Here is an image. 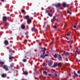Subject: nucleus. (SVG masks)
Masks as SVG:
<instances>
[{
	"instance_id": "9b49d317",
	"label": "nucleus",
	"mask_w": 80,
	"mask_h": 80,
	"mask_svg": "<svg viewBox=\"0 0 80 80\" xmlns=\"http://www.w3.org/2000/svg\"><path fill=\"white\" fill-rule=\"evenodd\" d=\"M25 18L26 20H28V19H30V17L28 15H27L25 17Z\"/></svg>"
},
{
	"instance_id": "a878e982",
	"label": "nucleus",
	"mask_w": 80,
	"mask_h": 80,
	"mask_svg": "<svg viewBox=\"0 0 80 80\" xmlns=\"http://www.w3.org/2000/svg\"><path fill=\"white\" fill-rule=\"evenodd\" d=\"M10 67H13V64L12 63L10 65Z\"/></svg>"
},
{
	"instance_id": "a211bd4d",
	"label": "nucleus",
	"mask_w": 80,
	"mask_h": 80,
	"mask_svg": "<svg viewBox=\"0 0 80 80\" xmlns=\"http://www.w3.org/2000/svg\"><path fill=\"white\" fill-rule=\"evenodd\" d=\"M32 32H33L34 31V32L36 31V28H32Z\"/></svg>"
},
{
	"instance_id": "aec40b11",
	"label": "nucleus",
	"mask_w": 80,
	"mask_h": 80,
	"mask_svg": "<svg viewBox=\"0 0 80 80\" xmlns=\"http://www.w3.org/2000/svg\"><path fill=\"white\" fill-rule=\"evenodd\" d=\"M1 77L2 78H5L4 73H3L1 75Z\"/></svg>"
},
{
	"instance_id": "c85d7f7f",
	"label": "nucleus",
	"mask_w": 80,
	"mask_h": 80,
	"mask_svg": "<svg viewBox=\"0 0 80 80\" xmlns=\"http://www.w3.org/2000/svg\"><path fill=\"white\" fill-rule=\"evenodd\" d=\"M46 13H48V14L49 13V11L48 10H46Z\"/></svg>"
},
{
	"instance_id": "49530a36",
	"label": "nucleus",
	"mask_w": 80,
	"mask_h": 80,
	"mask_svg": "<svg viewBox=\"0 0 80 80\" xmlns=\"http://www.w3.org/2000/svg\"><path fill=\"white\" fill-rule=\"evenodd\" d=\"M2 2H4V1H5V0H1Z\"/></svg>"
},
{
	"instance_id": "cd10ccee",
	"label": "nucleus",
	"mask_w": 80,
	"mask_h": 80,
	"mask_svg": "<svg viewBox=\"0 0 80 80\" xmlns=\"http://www.w3.org/2000/svg\"><path fill=\"white\" fill-rule=\"evenodd\" d=\"M9 52L10 53L11 52H12V49H9Z\"/></svg>"
},
{
	"instance_id": "f3484780",
	"label": "nucleus",
	"mask_w": 80,
	"mask_h": 80,
	"mask_svg": "<svg viewBox=\"0 0 80 80\" xmlns=\"http://www.w3.org/2000/svg\"><path fill=\"white\" fill-rule=\"evenodd\" d=\"M28 56V55H27V53H26L24 55V58H27V57Z\"/></svg>"
},
{
	"instance_id": "13d9d810",
	"label": "nucleus",
	"mask_w": 80,
	"mask_h": 80,
	"mask_svg": "<svg viewBox=\"0 0 80 80\" xmlns=\"http://www.w3.org/2000/svg\"><path fill=\"white\" fill-rule=\"evenodd\" d=\"M57 11H59V10L58 9V10H57Z\"/></svg>"
},
{
	"instance_id": "bf43d9fd",
	"label": "nucleus",
	"mask_w": 80,
	"mask_h": 80,
	"mask_svg": "<svg viewBox=\"0 0 80 80\" xmlns=\"http://www.w3.org/2000/svg\"><path fill=\"white\" fill-rule=\"evenodd\" d=\"M46 19H47L46 18L44 19V20H46Z\"/></svg>"
},
{
	"instance_id": "a18cd8bd",
	"label": "nucleus",
	"mask_w": 80,
	"mask_h": 80,
	"mask_svg": "<svg viewBox=\"0 0 80 80\" xmlns=\"http://www.w3.org/2000/svg\"><path fill=\"white\" fill-rule=\"evenodd\" d=\"M70 12H69V11H68L67 12L68 13H69Z\"/></svg>"
},
{
	"instance_id": "4be33fe9",
	"label": "nucleus",
	"mask_w": 80,
	"mask_h": 80,
	"mask_svg": "<svg viewBox=\"0 0 80 80\" xmlns=\"http://www.w3.org/2000/svg\"><path fill=\"white\" fill-rule=\"evenodd\" d=\"M22 61L23 62H27V59H24L22 60Z\"/></svg>"
},
{
	"instance_id": "20e7f679",
	"label": "nucleus",
	"mask_w": 80,
	"mask_h": 80,
	"mask_svg": "<svg viewBox=\"0 0 80 80\" xmlns=\"http://www.w3.org/2000/svg\"><path fill=\"white\" fill-rule=\"evenodd\" d=\"M3 68L4 69H5L6 71H8V66L7 65H4L3 66Z\"/></svg>"
},
{
	"instance_id": "2eb2a0df",
	"label": "nucleus",
	"mask_w": 80,
	"mask_h": 80,
	"mask_svg": "<svg viewBox=\"0 0 80 80\" xmlns=\"http://www.w3.org/2000/svg\"><path fill=\"white\" fill-rule=\"evenodd\" d=\"M74 76H75V77H78V75L77 74L75 73V71H74Z\"/></svg>"
},
{
	"instance_id": "4d7b16f0",
	"label": "nucleus",
	"mask_w": 80,
	"mask_h": 80,
	"mask_svg": "<svg viewBox=\"0 0 80 80\" xmlns=\"http://www.w3.org/2000/svg\"><path fill=\"white\" fill-rule=\"evenodd\" d=\"M71 5H73V3H72Z\"/></svg>"
},
{
	"instance_id": "f704fd0d",
	"label": "nucleus",
	"mask_w": 80,
	"mask_h": 80,
	"mask_svg": "<svg viewBox=\"0 0 80 80\" xmlns=\"http://www.w3.org/2000/svg\"><path fill=\"white\" fill-rule=\"evenodd\" d=\"M48 76H49V77H52V74H48Z\"/></svg>"
},
{
	"instance_id": "79ce46f5",
	"label": "nucleus",
	"mask_w": 80,
	"mask_h": 80,
	"mask_svg": "<svg viewBox=\"0 0 80 80\" xmlns=\"http://www.w3.org/2000/svg\"><path fill=\"white\" fill-rule=\"evenodd\" d=\"M7 79H9V78H10V77H7Z\"/></svg>"
},
{
	"instance_id": "6e6d98bb",
	"label": "nucleus",
	"mask_w": 80,
	"mask_h": 80,
	"mask_svg": "<svg viewBox=\"0 0 80 80\" xmlns=\"http://www.w3.org/2000/svg\"><path fill=\"white\" fill-rule=\"evenodd\" d=\"M18 75V74H16V76H17Z\"/></svg>"
},
{
	"instance_id": "052dcab7",
	"label": "nucleus",
	"mask_w": 80,
	"mask_h": 80,
	"mask_svg": "<svg viewBox=\"0 0 80 80\" xmlns=\"http://www.w3.org/2000/svg\"><path fill=\"white\" fill-rule=\"evenodd\" d=\"M72 43H71L70 44L71 45V44H72Z\"/></svg>"
},
{
	"instance_id": "1a4fd4ad",
	"label": "nucleus",
	"mask_w": 80,
	"mask_h": 80,
	"mask_svg": "<svg viewBox=\"0 0 80 80\" xmlns=\"http://www.w3.org/2000/svg\"><path fill=\"white\" fill-rule=\"evenodd\" d=\"M4 44L5 45H8V42L7 40H5L4 42Z\"/></svg>"
},
{
	"instance_id": "e433bc0d",
	"label": "nucleus",
	"mask_w": 80,
	"mask_h": 80,
	"mask_svg": "<svg viewBox=\"0 0 80 80\" xmlns=\"http://www.w3.org/2000/svg\"><path fill=\"white\" fill-rule=\"evenodd\" d=\"M55 77H57V73H55Z\"/></svg>"
},
{
	"instance_id": "58836bf2",
	"label": "nucleus",
	"mask_w": 80,
	"mask_h": 80,
	"mask_svg": "<svg viewBox=\"0 0 80 80\" xmlns=\"http://www.w3.org/2000/svg\"><path fill=\"white\" fill-rule=\"evenodd\" d=\"M77 61H78V62H80V60H78V59H77Z\"/></svg>"
},
{
	"instance_id": "412c9836",
	"label": "nucleus",
	"mask_w": 80,
	"mask_h": 80,
	"mask_svg": "<svg viewBox=\"0 0 80 80\" xmlns=\"http://www.w3.org/2000/svg\"><path fill=\"white\" fill-rule=\"evenodd\" d=\"M28 41L27 40H24V44H26L27 43V42Z\"/></svg>"
},
{
	"instance_id": "7ed1b4c3",
	"label": "nucleus",
	"mask_w": 80,
	"mask_h": 80,
	"mask_svg": "<svg viewBox=\"0 0 80 80\" xmlns=\"http://www.w3.org/2000/svg\"><path fill=\"white\" fill-rule=\"evenodd\" d=\"M70 5L69 4H67L66 3L63 2L62 4V6L63 7L65 8L66 7H69Z\"/></svg>"
},
{
	"instance_id": "603ef678",
	"label": "nucleus",
	"mask_w": 80,
	"mask_h": 80,
	"mask_svg": "<svg viewBox=\"0 0 80 80\" xmlns=\"http://www.w3.org/2000/svg\"><path fill=\"white\" fill-rule=\"evenodd\" d=\"M36 14V12H34L33 14Z\"/></svg>"
},
{
	"instance_id": "72a5a7b5",
	"label": "nucleus",
	"mask_w": 80,
	"mask_h": 80,
	"mask_svg": "<svg viewBox=\"0 0 80 80\" xmlns=\"http://www.w3.org/2000/svg\"><path fill=\"white\" fill-rule=\"evenodd\" d=\"M58 67H60V66H61V63H59L58 64Z\"/></svg>"
},
{
	"instance_id": "864d4df0",
	"label": "nucleus",
	"mask_w": 80,
	"mask_h": 80,
	"mask_svg": "<svg viewBox=\"0 0 80 80\" xmlns=\"http://www.w3.org/2000/svg\"><path fill=\"white\" fill-rule=\"evenodd\" d=\"M7 48L8 49V48H9L7 47Z\"/></svg>"
},
{
	"instance_id": "0eeeda50",
	"label": "nucleus",
	"mask_w": 80,
	"mask_h": 80,
	"mask_svg": "<svg viewBox=\"0 0 80 80\" xmlns=\"http://www.w3.org/2000/svg\"><path fill=\"white\" fill-rule=\"evenodd\" d=\"M56 18V16H55L53 17V19H52L51 20L52 22H55V20H56L57 19L55 18Z\"/></svg>"
},
{
	"instance_id": "c03bdc74",
	"label": "nucleus",
	"mask_w": 80,
	"mask_h": 80,
	"mask_svg": "<svg viewBox=\"0 0 80 80\" xmlns=\"http://www.w3.org/2000/svg\"><path fill=\"white\" fill-rule=\"evenodd\" d=\"M68 78H69V76H67V79H68Z\"/></svg>"
},
{
	"instance_id": "ddd939ff",
	"label": "nucleus",
	"mask_w": 80,
	"mask_h": 80,
	"mask_svg": "<svg viewBox=\"0 0 80 80\" xmlns=\"http://www.w3.org/2000/svg\"><path fill=\"white\" fill-rule=\"evenodd\" d=\"M56 7H61V4L60 3H58L56 5Z\"/></svg>"
},
{
	"instance_id": "5701e85b",
	"label": "nucleus",
	"mask_w": 80,
	"mask_h": 80,
	"mask_svg": "<svg viewBox=\"0 0 80 80\" xmlns=\"http://www.w3.org/2000/svg\"><path fill=\"white\" fill-rule=\"evenodd\" d=\"M56 67H57V65L56 64H54L53 65V67H54V68H55Z\"/></svg>"
},
{
	"instance_id": "8fccbe9b",
	"label": "nucleus",
	"mask_w": 80,
	"mask_h": 80,
	"mask_svg": "<svg viewBox=\"0 0 80 80\" xmlns=\"http://www.w3.org/2000/svg\"><path fill=\"white\" fill-rule=\"evenodd\" d=\"M64 28H66L65 26H64Z\"/></svg>"
},
{
	"instance_id": "774afa93",
	"label": "nucleus",
	"mask_w": 80,
	"mask_h": 80,
	"mask_svg": "<svg viewBox=\"0 0 80 80\" xmlns=\"http://www.w3.org/2000/svg\"><path fill=\"white\" fill-rule=\"evenodd\" d=\"M76 12H77V10H76Z\"/></svg>"
},
{
	"instance_id": "39448f33",
	"label": "nucleus",
	"mask_w": 80,
	"mask_h": 80,
	"mask_svg": "<svg viewBox=\"0 0 80 80\" xmlns=\"http://www.w3.org/2000/svg\"><path fill=\"white\" fill-rule=\"evenodd\" d=\"M58 58L59 61H62V57L61 55L60 54L58 55Z\"/></svg>"
},
{
	"instance_id": "b1692460",
	"label": "nucleus",
	"mask_w": 80,
	"mask_h": 80,
	"mask_svg": "<svg viewBox=\"0 0 80 80\" xmlns=\"http://www.w3.org/2000/svg\"><path fill=\"white\" fill-rule=\"evenodd\" d=\"M53 57L54 58H56L57 57V55L56 54H55L53 55Z\"/></svg>"
},
{
	"instance_id": "a19ab883",
	"label": "nucleus",
	"mask_w": 80,
	"mask_h": 80,
	"mask_svg": "<svg viewBox=\"0 0 80 80\" xmlns=\"http://www.w3.org/2000/svg\"><path fill=\"white\" fill-rule=\"evenodd\" d=\"M70 35V34L69 33H68L67 34V36H69V35Z\"/></svg>"
},
{
	"instance_id": "423d86ee",
	"label": "nucleus",
	"mask_w": 80,
	"mask_h": 80,
	"mask_svg": "<svg viewBox=\"0 0 80 80\" xmlns=\"http://www.w3.org/2000/svg\"><path fill=\"white\" fill-rule=\"evenodd\" d=\"M21 27L22 29H24L25 28V26L24 24H22L21 25Z\"/></svg>"
},
{
	"instance_id": "69168bd1",
	"label": "nucleus",
	"mask_w": 80,
	"mask_h": 80,
	"mask_svg": "<svg viewBox=\"0 0 80 80\" xmlns=\"http://www.w3.org/2000/svg\"><path fill=\"white\" fill-rule=\"evenodd\" d=\"M5 29H7V28H5Z\"/></svg>"
},
{
	"instance_id": "3c124183",
	"label": "nucleus",
	"mask_w": 80,
	"mask_h": 80,
	"mask_svg": "<svg viewBox=\"0 0 80 80\" xmlns=\"http://www.w3.org/2000/svg\"><path fill=\"white\" fill-rule=\"evenodd\" d=\"M22 21H23V19H22V20L21 21V22H22Z\"/></svg>"
},
{
	"instance_id": "5fc2aeb1",
	"label": "nucleus",
	"mask_w": 80,
	"mask_h": 80,
	"mask_svg": "<svg viewBox=\"0 0 80 80\" xmlns=\"http://www.w3.org/2000/svg\"><path fill=\"white\" fill-rule=\"evenodd\" d=\"M35 38H37L36 37H35Z\"/></svg>"
},
{
	"instance_id": "bb28decb",
	"label": "nucleus",
	"mask_w": 80,
	"mask_h": 80,
	"mask_svg": "<svg viewBox=\"0 0 80 80\" xmlns=\"http://www.w3.org/2000/svg\"><path fill=\"white\" fill-rule=\"evenodd\" d=\"M6 25L7 26H8L9 25V23L8 22H6Z\"/></svg>"
},
{
	"instance_id": "f257e3e1",
	"label": "nucleus",
	"mask_w": 80,
	"mask_h": 80,
	"mask_svg": "<svg viewBox=\"0 0 80 80\" xmlns=\"http://www.w3.org/2000/svg\"><path fill=\"white\" fill-rule=\"evenodd\" d=\"M45 51H46V48H44L43 50L42 51L43 52L42 55H41V58H45V57H47L48 56V54H45Z\"/></svg>"
},
{
	"instance_id": "338daca9",
	"label": "nucleus",
	"mask_w": 80,
	"mask_h": 80,
	"mask_svg": "<svg viewBox=\"0 0 80 80\" xmlns=\"http://www.w3.org/2000/svg\"><path fill=\"white\" fill-rule=\"evenodd\" d=\"M69 80H72V79H70Z\"/></svg>"
},
{
	"instance_id": "09e8293b",
	"label": "nucleus",
	"mask_w": 80,
	"mask_h": 80,
	"mask_svg": "<svg viewBox=\"0 0 80 80\" xmlns=\"http://www.w3.org/2000/svg\"><path fill=\"white\" fill-rule=\"evenodd\" d=\"M70 48H72V46H70Z\"/></svg>"
},
{
	"instance_id": "680f3d73",
	"label": "nucleus",
	"mask_w": 80,
	"mask_h": 80,
	"mask_svg": "<svg viewBox=\"0 0 80 80\" xmlns=\"http://www.w3.org/2000/svg\"><path fill=\"white\" fill-rule=\"evenodd\" d=\"M11 55H13V54H12Z\"/></svg>"
},
{
	"instance_id": "e2e57ef3",
	"label": "nucleus",
	"mask_w": 80,
	"mask_h": 80,
	"mask_svg": "<svg viewBox=\"0 0 80 80\" xmlns=\"http://www.w3.org/2000/svg\"><path fill=\"white\" fill-rule=\"evenodd\" d=\"M1 64V62H0V64Z\"/></svg>"
},
{
	"instance_id": "c9c22d12",
	"label": "nucleus",
	"mask_w": 80,
	"mask_h": 80,
	"mask_svg": "<svg viewBox=\"0 0 80 80\" xmlns=\"http://www.w3.org/2000/svg\"><path fill=\"white\" fill-rule=\"evenodd\" d=\"M43 73L44 74H47V72H46V71H43Z\"/></svg>"
},
{
	"instance_id": "2f4dec72",
	"label": "nucleus",
	"mask_w": 80,
	"mask_h": 80,
	"mask_svg": "<svg viewBox=\"0 0 80 80\" xmlns=\"http://www.w3.org/2000/svg\"><path fill=\"white\" fill-rule=\"evenodd\" d=\"M73 28H77V25H74L73 26Z\"/></svg>"
},
{
	"instance_id": "4c0bfd02",
	"label": "nucleus",
	"mask_w": 80,
	"mask_h": 80,
	"mask_svg": "<svg viewBox=\"0 0 80 80\" xmlns=\"http://www.w3.org/2000/svg\"><path fill=\"white\" fill-rule=\"evenodd\" d=\"M1 64H2V65H3V64H4V62H1Z\"/></svg>"
},
{
	"instance_id": "f03ea898",
	"label": "nucleus",
	"mask_w": 80,
	"mask_h": 80,
	"mask_svg": "<svg viewBox=\"0 0 80 80\" xmlns=\"http://www.w3.org/2000/svg\"><path fill=\"white\" fill-rule=\"evenodd\" d=\"M53 64V61L50 60L48 62V65L49 66H52Z\"/></svg>"
},
{
	"instance_id": "6e6552de",
	"label": "nucleus",
	"mask_w": 80,
	"mask_h": 80,
	"mask_svg": "<svg viewBox=\"0 0 80 80\" xmlns=\"http://www.w3.org/2000/svg\"><path fill=\"white\" fill-rule=\"evenodd\" d=\"M31 22H32V20L31 19H29L27 20V22L28 24H30Z\"/></svg>"
},
{
	"instance_id": "7c9ffc66",
	"label": "nucleus",
	"mask_w": 80,
	"mask_h": 80,
	"mask_svg": "<svg viewBox=\"0 0 80 80\" xmlns=\"http://www.w3.org/2000/svg\"><path fill=\"white\" fill-rule=\"evenodd\" d=\"M48 15L49 16H50V17H52V14H50V13H48Z\"/></svg>"
},
{
	"instance_id": "6ab92c4d",
	"label": "nucleus",
	"mask_w": 80,
	"mask_h": 80,
	"mask_svg": "<svg viewBox=\"0 0 80 80\" xmlns=\"http://www.w3.org/2000/svg\"><path fill=\"white\" fill-rule=\"evenodd\" d=\"M24 74H25V75H28V72L27 71H24Z\"/></svg>"
},
{
	"instance_id": "c756f323",
	"label": "nucleus",
	"mask_w": 80,
	"mask_h": 80,
	"mask_svg": "<svg viewBox=\"0 0 80 80\" xmlns=\"http://www.w3.org/2000/svg\"><path fill=\"white\" fill-rule=\"evenodd\" d=\"M53 27L54 28H55V29H56V28H57V26L56 25H54L53 26Z\"/></svg>"
},
{
	"instance_id": "0e129e2a",
	"label": "nucleus",
	"mask_w": 80,
	"mask_h": 80,
	"mask_svg": "<svg viewBox=\"0 0 80 80\" xmlns=\"http://www.w3.org/2000/svg\"><path fill=\"white\" fill-rule=\"evenodd\" d=\"M39 45H40V43H39Z\"/></svg>"
},
{
	"instance_id": "ea45409f",
	"label": "nucleus",
	"mask_w": 80,
	"mask_h": 80,
	"mask_svg": "<svg viewBox=\"0 0 80 80\" xmlns=\"http://www.w3.org/2000/svg\"><path fill=\"white\" fill-rule=\"evenodd\" d=\"M78 73H80V70H79L78 71Z\"/></svg>"
},
{
	"instance_id": "37998d69",
	"label": "nucleus",
	"mask_w": 80,
	"mask_h": 80,
	"mask_svg": "<svg viewBox=\"0 0 80 80\" xmlns=\"http://www.w3.org/2000/svg\"><path fill=\"white\" fill-rule=\"evenodd\" d=\"M69 14L70 15H71V14H72V12H69Z\"/></svg>"
},
{
	"instance_id": "393cba45",
	"label": "nucleus",
	"mask_w": 80,
	"mask_h": 80,
	"mask_svg": "<svg viewBox=\"0 0 80 80\" xmlns=\"http://www.w3.org/2000/svg\"><path fill=\"white\" fill-rule=\"evenodd\" d=\"M42 65L44 67H46V63H45V62L43 63V64H42Z\"/></svg>"
},
{
	"instance_id": "4468645a",
	"label": "nucleus",
	"mask_w": 80,
	"mask_h": 80,
	"mask_svg": "<svg viewBox=\"0 0 80 80\" xmlns=\"http://www.w3.org/2000/svg\"><path fill=\"white\" fill-rule=\"evenodd\" d=\"M76 54H80V51H78V50H76L75 52Z\"/></svg>"
},
{
	"instance_id": "9d476101",
	"label": "nucleus",
	"mask_w": 80,
	"mask_h": 80,
	"mask_svg": "<svg viewBox=\"0 0 80 80\" xmlns=\"http://www.w3.org/2000/svg\"><path fill=\"white\" fill-rule=\"evenodd\" d=\"M9 60H12V59H14L15 58H14L13 57H11V55H9Z\"/></svg>"
},
{
	"instance_id": "dca6fc26",
	"label": "nucleus",
	"mask_w": 80,
	"mask_h": 80,
	"mask_svg": "<svg viewBox=\"0 0 80 80\" xmlns=\"http://www.w3.org/2000/svg\"><path fill=\"white\" fill-rule=\"evenodd\" d=\"M64 54H65V55H70V53H68L67 52H64Z\"/></svg>"
},
{
	"instance_id": "de8ad7c7",
	"label": "nucleus",
	"mask_w": 80,
	"mask_h": 80,
	"mask_svg": "<svg viewBox=\"0 0 80 80\" xmlns=\"http://www.w3.org/2000/svg\"><path fill=\"white\" fill-rule=\"evenodd\" d=\"M66 38L67 39V40H68V38H67V37H66Z\"/></svg>"
},
{
	"instance_id": "473e14b6",
	"label": "nucleus",
	"mask_w": 80,
	"mask_h": 80,
	"mask_svg": "<svg viewBox=\"0 0 80 80\" xmlns=\"http://www.w3.org/2000/svg\"><path fill=\"white\" fill-rule=\"evenodd\" d=\"M21 12H22V13H24V12H25V10L22 9L21 10Z\"/></svg>"
},
{
	"instance_id": "f8f14e48",
	"label": "nucleus",
	"mask_w": 80,
	"mask_h": 80,
	"mask_svg": "<svg viewBox=\"0 0 80 80\" xmlns=\"http://www.w3.org/2000/svg\"><path fill=\"white\" fill-rule=\"evenodd\" d=\"M3 21H5V22H6V21L7 20V17H6V16L3 17Z\"/></svg>"
}]
</instances>
